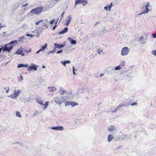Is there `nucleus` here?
Returning a JSON list of instances; mask_svg holds the SVG:
<instances>
[{"label":"nucleus","mask_w":156,"mask_h":156,"mask_svg":"<svg viewBox=\"0 0 156 156\" xmlns=\"http://www.w3.org/2000/svg\"><path fill=\"white\" fill-rule=\"evenodd\" d=\"M57 26L56 25H55L52 28L53 29V30H54L55 29V28Z\"/></svg>","instance_id":"nucleus-49"},{"label":"nucleus","mask_w":156,"mask_h":156,"mask_svg":"<svg viewBox=\"0 0 156 156\" xmlns=\"http://www.w3.org/2000/svg\"><path fill=\"white\" fill-rule=\"evenodd\" d=\"M66 91L62 87H60V90H59L60 94L61 95H63L64 94L66 93Z\"/></svg>","instance_id":"nucleus-16"},{"label":"nucleus","mask_w":156,"mask_h":156,"mask_svg":"<svg viewBox=\"0 0 156 156\" xmlns=\"http://www.w3.org/2000/svg\"><path fill=\"white\" fill-rule=\"evenodd\" d=\"M28 5V4L27 3L24 5H22V6H27Z\"/></svg>","instance_id":"nucleus-50"},{"label":"nucleus","mask_w":156,"mask_h":156,"mask_svg":"<svg viewBox=\"0 0 156 156\" xmlns=\"http://www.w3.org/2000/svg\"><path fill=\"white\" fill-rule=\"evenodd\" d=\"M17 41L15 40V41H12L9 43V44H10V45H12V44H16V43H17Z\"/></svg>","instance_id":"nucleus-30"},{"label":"nucleus","mask_w":156,"mask_h":156,"mask_svg":"<svg viewBox=\"0 0 156 156\" xmlns=\"http://www.w3.org/2000/svg\"><path fill=\"white\" fill-rule=\"evenodd\" d=\"M26 36L27 37L30 36L31 37H33L34 36L33 35H30L29 34H26Z\"/></svg>","instance_id":"nucleus-43"},{"label":"nucleus","mask_w":156,"mask_h":156,"mask_svg":"<svg viewBox=\"0 0 156 156\" xmlns=\"http://www.w3.org/2000/svg\"><path fill=\"white\" fill-rule=\"evenodd\" d=\"M50 128L53 130H60L62 131L63 130V128L62 126H56L52 127H51Z\"/></svg>","instance_id":"nucleus-7"},{"label":"nucleus","mask_w":156,"mask_h":156,"mask_svg":"<svg viewBox=\"0 0 156 156\" xmlns=\"http://www.w3.org/2000/svg\"><path fill=\"white\" fill-rule=\"evenodd\" d=\"M39 23H39V21H38V22H36V23H35V24L36 25H38V24H39Z\"/></svg>","instance_id":"nucleus-52"},{"label":"nucleus","mask_w":156,"mask_h":156,"mask_svg":"<svg viewBox=\"0 0 156 156\" xmlns=\"http://www.w3.org/2000/svg\"><path fill=\"white\" fill-rule=\"evenodd\" d=\"M78 105V104L76 103V102L74 101H71V106L72 107H73L77 105Z\"/></svg>","instance_id":"nucleus-23"},{"label":"nucleus","mask_w":156,"mask_h":156,"mask_svg":"<svg viewBox=\"0 0 156 156\" xmlns=\"http://www.w3.org/2000/svg\"><path fill=\"white\" fill-rule=\"evenodd\" d=\"M42 10V9L41 8H37L31 10V12L32 13L40 14Z\"/></svg>","instance_id":"nucleus-5"},{"label":"nucleus","mask_w":156,"mask_h":156,"mask_svg":"<svg viewBox=\"0 0 156 156\" xmlns=\"http://www.w3.org/2000/svg\"><path fill=\"white\" fill-rule=\"evenodd\" d=\"M142 37H139V40H141V39H142Z\"/></svg>","instance_id":"nucleus-56"},{"label":"nucleus","mask_w":156,"mask_h":156,"mask_svg":"<svg viewBox=\"0 0 156 156\" xmlns=\"http://www.w3.org/2000/svg\"><path fill=\"white\" fill-rule=\"evenodd\" d=\"M129 50L127 47H126L123 48L121 51V55H126L128 54Z\"/></svg>","instance_id":"nucleus-3"},{"label":"nucleus","mask_w":156,"mask_h":156,"mask_svg":"<svg viewBox=\"0 0 156 156\" xmlns=\"http://www.w3.org/2000/svg\"><path fill=\"white\" fill-rule=\"evenodd\" d=\"M137 105V103L136 102H133L131 104V105L132 106H134L135 105Z\"/></svg>","instance_id":"nucleus-41"},{"label":"nucleus","mask_w":156,"mask_h":156,"mask_svg":"<svg viewBox=\"0 0 156 156\" xmlns=\"http://www.w3.org/2000/svg\"><path fill=\"white\" fill-rule=\"evenodd\" d=\"M20 91H21L19 89L17 91L14 90V93L13 94L15 96V97H17L19 95Z\"/></svg>","instance_id":"nucleus-17"},{"label":"nucleus","mask_w":156,"mask_h":156,"mask_svg":"<svg viewBox=\"0 0 156 156\" xmlns=\"http://www.w3.org/2000/svg\"><path fill=\"white\" fill-rule=\"evenodd\" d=\"M124 105H119L114 110V111H113V112H116L117 111H118L120 109V108L122 107V106H124Z\"/></svg>","instance_id":"nucleus-22"},{"label":"nucleus","mask_w":156,"mask_h":156,"mask_svg":"<svg viewBox=\"0 0 156 156\" xmlns=\"http://www.w3.org/2000/svg\"><path fill=\"white\" fill-rule=\"evenodd\" d=\"M9 88H8V89L6 90V93H8V92H9Z\"/></svg>","instance_id":"nucleus-53"},{"label":"nucleus","mask_w":156,"mask_h":156,"mask_svg":"<svg viewBox=\"0 0 156 156\" xmlns=\"http://www.w3.org/2000/svg\"><path fill=\"white\" fill-rule=\"evenodd\" d=\"M20 77L21 78V79H20V80H22L23 79V77L22 76H20Z\"/></svg>","instance_id":"nucleus-55"},{"label":"nucleus","mask_w":156,"mask_h":156,"mask_svg":"<svg viewBox=\"0 0 156 156\" xmlns=\"http://www.w3.org/2000/svg\"><path fill=\"white\" fill-rule=\"evenodd\" d=\"M88 1L86 0H76L75 4L77 5L78 4H82L83 6L86 5Z\"/></svg>","instance_id":"nucleus-4"},{"label":"nucleus","mask_w":156,"mask_h":156,"mask_svg":"<svg viewBox=\"0 0 156 156\" xmlns=\"http://www.w3.org/2000/svg\"><path fill=\"white\" fill-rule=\"evenodd\" d=\"M113 138V136L111 135H109L108 138V142H109L111 141L112 139Z\"/></svg>","instance_id":"nucleus-24"},{"label":"nucleus","mask_w":156,"mask_h":156,"mask_svg":"<svg viewBox=\"0 0 156 156\" xmlns=\"http://www.w3.org/2000/svg\"><path fill=\"white\" fill-rule=\"evenodd\" d=\"M9 97H10L14 99L15 98H16V97H15V96L13 94H12V95H10L8 96Z\"/></svg>","instance_id":"nucleus-34"},{"label":"nucleus","mask_w":156,"mask_h":156,"mask_svg":"<svg viewBox=\"0 0 156 156\" xmlns=\"http://www.w3.org/2000/svg\"><path fill=\"white\" fill-rule=\"evenodd\" d=\"M62 51H63V50H59V51H58L56 53L57 54L61 53H62Z\"/></svg>","instance_id":"nucleus-44"},{"label":"nucleus","mask_w":156,"mask_h":156,"mask_svg":"<svg viewBox=\"0 0 156 156\" xmlns=\"http://www.w3.org/2000/svg\"><path fill=\"white\" fill-rule=\"evenodd\" d=\"M55 51H56L55 50H53L50 51L49 52H48V54H50L51 53H54L55 52Z\"/></svg>","instance_id":"nucleus-36"},{"label":"nucleus","mask_w":156,"mask_h":156,"mask_svg":"<svg viewBox=\"0 0 156 156\" xmlns=\"http://www.w3.org/2000/svg\"><path fill=\"white\" fill-rule=\"evenodd\" d=\"M64 97H56L54 98V101L57 104H61L64 101Z\"/></svg>","instance_id":"nucleus-1"},{"label":"nucleus","mask_w":156,"mask_h":156,"mask_svg":"<svg viewBox=\"0 0 156 156\" xmlns=\"http://www.w3.org/2000/svg\"><path fill=\"white\" fill-rule=\"evenodd\" d=\"M46 108H45H45H44V110Z\"/></svg>","instance_id":"nucleus-61"},{"label":"nucleus","mask_w":156,"mask_h":156,"mask_svg":"<svg viewBox=\"0 0 156 156\" xmlns=\"http://www.w3.org/2000/svg\"><path fill=\"white\" fill-rule=\"evenodd\" d=\"M115 129V127L114 126H111L108 128V130L109 131H112Z\"/></svg>","instance_id":"nucleus-27"},{"label":"nucleus","mask_w":156,"mask_h":156,"mask_svg":"<svg viewBox=\"0 0 156 156\" xmlns=\"http://www.w3.org/2000/svg\"><path fill=\"white\" fill-rule=\"evenodd\" d=\"M49 103V102L48 101H46L45 104H44V105L45 107V108H47V107Z\"/></svg>","instance_id":"nucleus-35"},{"label":"nucleus","mask_w":156,"mask_h":156,"mask_svg":"<svg viewBox=\"0 0 156 156\" xmlns=\"http://www.w3.org/2000/svg\"><path fill=\"white\" fill-rule=\"evenodd\" d=\"M1 25V23H0V26ZM5 27V26H0V28H1Z\"/></svg>","instance_id":"nucleus-51"},{"label":"nucleus","mask_w":156,"mask_h":156,"mask_svg":"<svg viewBox=\"0 0 156 156\" xmlns=\"http://www.w3.org/2000/svg\"><path fill=\"white\" fill-rule=\"evenodd\" d=\"M112 3L111 2L110 4V5H108V6H109V8L108 9V11H111V9L112 5Z\"/></svg>","instance_id":"nucleus-37"},{"label":"nucleus","mask_w":156,"mask_h":156,"mask_svg":"<svg viewBox=\"0 0 156 156\" xmlns=\"http://www.w3.org/2000/svg\"><path fill=\"white\" fill-rule=\"evenodd\" d=\"M152 54L155 56H156V50H153L152 52Z\"/></svg>","instance_id":"nucleus-38"},{"label":"nucleus","mask_w":156,"mask_h":156,"mask_svg":"<svg viewBox=\"0 0 156 156\" xmlns=\"http://www.w3.org/2000/svg\"><path fill=\"white\" fill-rule=\"evenodd\" d=\"M31 68L32 69H33L34 70L37 71V67L38 66L34 64H33V65L30 66Z\"/></svg>","instance_id":"nucleus-18"},{"label":"nucleus","mask_w":156,"mask_h":156,"mask_svg":"<svg viewBox=\"0 0 156 156\" xmlns=\"http://www.w3.org/2000/svg\"><path fill=\"white\" fill-rule=\"evenodd\" d=\"M27 70L28 71H30L32 70L30 66L27 69Z\"/></svg>","instance_id":"nucleus-45"},{"label":"nucleus","mask_w":156,"mask_h":156,"mask_svg":"<svg viewBox=\"0 0 156 156\" xmlns=\"http://www.w3.org/2000/svg\"><path fill=\"white\" fill-rule=\"evenodd\" d=\"M29 66V65L28 64H19L17 66V67L18 68L24 67L25 68L28 67Z\"/></svg>","instance_id":"nucleus-11"},{"label":"nucleus","mask_w":156,"mask_h":156,"mask_svg":"<svg viewBox=\"0 0 156 156\" xmlns=\"http://www.w3.org/2000/svg\"><path fill=\"white\" fill-rule=\"evenodd\" d=\"M67 40L69 41L72 44H75L76 43V41L73 40L71 37H69L67 38Z\"/></svg>","instance_id":"nucleus-9"},{"label":"nucleus","mask_w":156,"mask_h":156,"mask_svg":"<svg viewBox=\"0 0 156 156\" xmlns=\"http://www.w3.org/2000/svg\"><path fill=\"white\" fill-rule=\"evenodd\" d=\"M109 8V6L108 5V6H105L104 7V9H105L106 10H108V9Z\"/></svg>","instance_id":"nucleus-42"},{"label":"nucleus","mask_w":156,"mask_h":156,"mask_svg":"<svg viewBox=\"0 0 156 156\" xmlns=\"http://www.w3.org/2000/svg\"><path fill=\"white\" fill-rule=\"evenodd\" d=\"M73 74L74 75H76V73H75V71H76V70L75 69V68H74V66L73 67Z\"/></svg>","instance_id":"nucleus-39"},{"label":"nucleus","mask_w":156,"mask_h":156,"mask_svg":"<svg viewBox=\"0 0 156 156\" xmlns=\"http://www.w3.org/2000/svg\"><path fill=\"white\" fill-rule=\"evenodd\" d=\"M48 88L50 91L51 92H53L57 90L56 87H48Z\"/></svg>","instance_id":"nucleus-15"},{"label":"nucleus","mask_w":156,"mask_h":156,"mask_svg":"<svg viewBox=\"0 0 156 156\" xmlns=\"http://www.w3.org/2000/svg\"><path fill=\"white\" fill-rule=\"evenodd\" d=\"M36 100L37 101L38 103L40 104L41 105H44V104H43V101H41V100H39L38 99H37Z\"/></svg>","instance_id":"nucleus-26"},{"label":"nucleus","mask_w":156,"mask_h":156,"mask_svg":"<svg viewBox=\"0 0 156 156\" xmlns=\"http://www.w3.org/2000/svg\"><path fill=\"white\" fill-rule=\"evenodd\" d=\"M41 51V50L40 49H39V50H38V51H37L36 52V53L37 54H38L39 53L40 51Z\"/></svg>","instance_id":"nucleus-47"},{"label":"nucleus","mask_w":156,"mask_h":156,"mask_svg":"<svg viewBox=\"0 0 156 156\" xmlns=\"http://www.w3.org/2000/svg\"><path fill=\"white\" fill-rule=\"evenodd\" d=\"M64 12H63V13H62V15H61V19L60 20V21H61V19H62V17H63V14H64Z\"/></svg>","instance_id":"nucleus-48"},{"label":"nucleus","mask_w":156,"mask_h":156,"mask_svg":"<svg viewBox=\"0 0 156 156\" xmlns=\"http://www.w3.org/2000/svg\"><path fill=\"white\" fill-rule=\"evenodd\" d=\"M31 51V49H30L29 51H27V53H29V52H30Z\"/></svg>","instance_id":"nucleus-58"},{"label":"nucleus","mask_w":156,"mask_h":156,"mask_svg":"<svg viewBox=\"0 0 156 156\" xmlns=\"http://www.w3.org/2000/svg\"><path fill=\"white\" fill-rule=\"evenodd\" d=\"M47 47V44H46L44 46H42L41 47V48L40 49L41 51H43L45 50L46 48Z\"/></svg>","instance_id":"nucleus-25"},{"label":"nucleus","mask_w":156,"mask_h":156,"mask_svg":"<svg viewBox=\"0 0 156 156\" xmlns=\"http://www.w3.org/2000/svg\"><path fill=\"white\" fill-rule=\"evenodd\" d=\"M42 21V20H40V21H39V23H40Z\"/></svg>","instance_id":"nucleus-59"},{"label":"nucleus","mask_w":156,"mask_h":156,"mask_svg":"<svg viewBox=\"0 0 156 156\" xmlns=\"http://www.w3.org/2000/svg\"><path fill=\"white\" fill-rule=\"evenodd\" d=\"M16 54L21 55L22 56L24 55V54L23 51L21 50H18L15 53Z\"/></svg>","instance_id":"nucleus-13"},{"label":"nucleus","mask_w":156,"mask_h":156,"mask_svg":"<svg viewBox=\"0 0 156 156\" xmlns=\"http://www.w3.org/2000/svg\"><path fill=\"white\" fill-rule=\"evenodd\" d=\"M143 13H144V12H142L141 13H139V15H140Z\"/></svg>","instance_id":"nucleus-54"},{"label":"nucleus","mask_w":156,"mask_h":156,"mask_svg":"<svg viewBox=\"0 0 156 156\" xmlns=\"http://www.w3.org/2000/svg\"><path fill=\"white\" fill-rule=\"evenodd\" d=\"M71 20V17L70 16H67V20H66V23L65 24L66 26H67L69 25Z\"/></svg>","instance_id":"nucleus-6"},{"label":"nucleus","mask_w":156,"mask_h":156,"mask_svg":"<svg viewBox=\"0 0 156 156\" xmlns=\"http://www.w3.org/2000/svg\"><path fill=\"white\" fill-rule=\"evenodd\" d=\"M61 62L62 65H64V66H65L66 64L70 63V61L69 60H66L64 62L61 61Z\"/></svg>","instance_id":"nucleus-20"},{"label":"nucleus","mask_w":156,"mask_h":156,"mask_svg":"<svg viewBox=\"0 0 156 156\" xmlns=\"http://www.w3.org/2000/svg\"><path fill=\"white\" fill-rule=\"evenodd\" d=\"M122 68L120 66H119L115 67V70H119L121 69Z\"/></svg>","instance_id":"nucleus-33"},{"label":"nucleus","mask_w":156,"mask_h":156,"mask_svg":"<svg viewBox=\"0 0 156 156\" xmlns=\"http://www.w3.org/2000/svg\"><path fill=\"white\" fill-rule=\"evenodd\" d=\"M103 75V74H101L100 75V77H101V76H102Z\"/></svg>","instance_id":"nucleus-60"},{"label":"nucleus","mask_w":156,"mask_h":156,"mask_svg":"<svg viewBox=\"0 0 156 156\" xmlns=\"http://www.w3.org/2000/svg\"><path fill=\"white\" fill-rule=\"evenodd\" d=\"M48 23V20L47 19H45L44 20L43 25H44V26L46 27V28H47L48 27L47 24Z\"/></svg>","instance_id":"nucleus-14"},{"label":"nucleus","mask_w":156,"mask_h":156,"mask_svg":"<svg viewBox=\"0 0 156 156\" xmlns=\"http://www.w3.org/2000/svg\"><path fill=\"white\" fill-rule=\"evenodd\" d=\"M71 101H67L66 102L65 105L66 106L69 105H71Z\"/></svg>","instance_id":"nucleus-29"},{"label":"nucleus","mask_w":156,"mask_h":156,"mask_svg":"<svg viewBox=\"0 0 156 156\" xmlns=\"http://www.w3.org/2000/svg\"><path fill=\"white\" fill-rule=\"evenodd\" d=\"M16 115L18 117H21V115H20V112H17L16 113Z\"/></svg>","instance_id":"nucleus-32"},{"label":"nucleus","mask_w":156,"mask_h":156,"mask_svg":"<svg viewBox=\"0 0 156 156\" xmlns=\"http://www.w3.org/2000/svg\"><path fill=\"white\" fill-rule=\"evenodd\" d=\"M13 47V46L12 45L8 44H5L4 46L2 47V48L3 51H7L9 52L10 50L12 49Z\"/></svg>","instance_id":"nucleus-2"},{"label":"nucleus","mask_w":156,"mask_h":156,"mask_svg":"<svg viewBox=\"0 0 156 156\" xmlns=\"http://www.w3.org/2000/svg\"><path fill=\"white\" fill-rule=\"evenodd\" d=\"M55 1H58V0H55Z\"/></svg>","instance_id":"nucleus-62"},{"label":"nucleus","mask_w":156,"mask_h":156,"mask_svg":"<svg viewBox=\"0 0 156 156\" xmlns=\"http://www.w3.org/2000/svg\"><path fill=\"white\" fill-rule=\"evenodd\" d=\"M125 61H122V62L120 63L119 66L122 68L123 66L125 65Z\"/></svg>","instance_id":"nucleus-31"},{"label":"nucleus","mask_w":156,"mask_h":156,"mask_svg":"<svg viewBox=\"0 0 156 156\" xmlns=\"http://www.w3.org/2000/svg\"><path fill=\"white\" fill-rule=\"evenodd\" d=\"M124 105H119L114 110V111H113V112H116L117 111H118L120 109V108L122 107V106H124Z\"/></svg>","instance_id":"nucleus-21"},{"label":"nucleus","mask_w":156,"mask_h":156,"mask_svg":"<svg viewBox=\"0 0 156 156\" xmlns=\"http://www.w3.org/2000/svg\"><path fill=\"white\" fill-rule=\"evenodd\" d=\"M55 19H53L52 20L50 21V22H49V23L51 24H52L53 23L55 22Z\"/></svg>","instance_id":"nucleus-40"},{"label":"nucleus","mask_w":156,"mask_h":156,"mask_svg":"<svg viewBox=\"0 0 156 156\" xmlns=\"http://www.w3.org/2000/svg\"><path fill=\"white\" fill-rule=\"evenodd\" d=\"M152 36L154 38L156 37V34H153Z\"/></svg>","instance_id":"nucleus-46"},{"label":"nucleus","mask_w":156,"mask_h":156,"mask_svg":"<svg viewBox=\"0 0 156 156\" xmlns=\"http://www.w3.org/2000/svg\"><path fill=\"white\" fill-rule=\"evenodd\" d=\"M97 52L98 54L102 55V53H101L103 52V50L101 48H99Z\"/></svg>","instance_id":"nucleus-28"},{"label":"nucleus","mask_w":156,"mask_h":156,"mask_svg":"<svg viewBox=\"0 0 156 156\" xmlns=\"http://www.w3.org/2000/svg\"><path fill=\"white\" fill-rule=\"evenodd\" d=\"M25 39V37H24L22 36L19 38L18 41L19 42L23 43Z\"/></svg>","instance_id":"nucleus-19"},{"label":"nucleus","mask_w":156,"mask_h":156,"mask_svg":"<svg viewBox=\"0 0 156 156\" xmlns=\"http://www.w3.org/2000/svg\"><path fill=\"white\" fill-rule=\"evenodd\" d=\"M55 48H58L59 49L61 48L62 47L65 46V44H54Z\"/></svg>","instance_id":"nucleus-12"},{"label":"nucleus","mask_w":156,"mask_h":156,"mask_svg":"<svg viewBox=\"0 0 156 156\" xmlns=\"http://www.w3.org/2000/svg\"><path fill=\"white\" fill-rule=\"evenodd\" d=\"M68 30L67 27H65L61 31L58 33L59 34H63L66 33Z\"/></svg>","instance_id":"nucleus-10"},{"label":"nucleus","mask_w":156,"mask_h":156,"mask_svg":"<svg viewBox=\"0 0 156 156\" xmlns=\"http://www.w3.org/2000/svg\"><path fill=\"white\" fill-rule=\"evenodd\" d=\"M45 68V66L44 65H43L42 66V68Z\"/></svg>","instance_id":"nucleus-57"},{"label":"nucleus","mask_w":156,"mask_h":156,"mask_svg":"<svg viewBox=\"0 0 156 156\" xmlns=\"http://www.w3.org/2000/svg\"><path fill=\"white\" fill-rule=\"evenodd\" d=\"M149 6H150V3L149 2H147V4L145 6L146 10L144 11V13H148L149 10L148 9V7Z\"/></svg>","instance_id":"nucleus-8"}]
</instances>
